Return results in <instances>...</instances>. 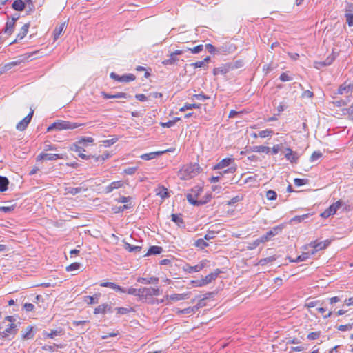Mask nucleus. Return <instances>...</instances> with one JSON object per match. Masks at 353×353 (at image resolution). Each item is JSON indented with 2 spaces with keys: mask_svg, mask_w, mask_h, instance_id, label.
Segmentation results:
<instances>
[{
  "mask_svg": "<svg viewBox=\"0 0 353 353\" xmlns=\"http://www.w3.org/2000/svg\"><path fill=\"white\" fill-rule=\"evenodd\" d=\"M135 79V76L132 74H124L121 76L120 82H130Z\"/></svg>",
  "mask_w": 353,
  "mask_h": 353,
  "instance_id": "nucleus-44",
  "label": "nucleus"
},
{
  "mask_svg": "<svg viewBox=\"0 0 353 353\" xmlns=\"http://www.w3.org/2000/svg\"><path fill=\"white\" fill-rule=\"evenodd\" d=\"M350 84L346 85L343 83L338 89V94H343V93H348L350 90Z\"/></svg>",
  "mask_w": 353,
  "mask_h": 353,
  "instance_id": "nucleus-40",
  "label": "nucleus"
},
{
  "mask_svg": "<svg viewBox=\"0 0 353 353\" xmlns=\"http://www.w3.org/2000/svg\"><path fill=\"white\" fill-rule=\"evenodd\" d=\"M34 337V334H32V327L28 326L27 327V330L24 334L22 335V338L23 339H30Z\"/></svg>",
  "mask_w": 353,
  "mask_h": 353,
  "instance_id": "nucleus-42",
  "label": "nucleus"
},
{
  "mask_svg": "<svg viewBox=\"0 0 353 353\" xmlns=\"http://www.w3.org/2000/svg\"><path fill=\"white\" fill-rule=\"evenodd\" d=\"M195 246L204 249L205 248L208 246V243L205 241V239H199L196 241L194 243Z\"/></svg>",
  "mask_w": 353,
  "mask_h": 353,
  "instance_id": "nucleus-43",
  "label": "nucleus"
},
{
  "mask_svg": "<svg viewBox=\"0 0 353 353\" xmlns=\"http://www.w3.org/2000/svg\"><path fill=\"white\" fill-rule=\"evenodd\" d=\"M159 279L158 277L152 276L150 278L139 277L137 281L143 284H157Z\"/></svg>",
  "mask_w": 353,
  "mask_h": 353,
  "instance_id": "nucleus-16",
  "label": "nucleus"
},
{
  "mask_svg": "<svg viewBox=\"0 0 353 353\" xmlns=\"http://www.w3.org/2000/svg\"><path fill=\"white\" fill-rule=\"evenodd\" d=\"M307 181H308V179H307L296 178L294 180V185L296 186L303 185L306 184L307 183Z\"/></svg>",
  "mask_w": 353,
  "mask_h": 353,
  "instance_id": "nucleus-55",
  "label": "nucleus"
},
{
  "mask_svg": "<svg viewBox=\"0 0 353 353\" xmlns=\"http://www.w3.org/2000/svg\"><path fill=\"white\" fill-rule=\"evenodd\" d=\"M201 108V104H197V103H192V104L185 103L182 108H181L179 109V110L181 112H184L186 110H192L193 108Z\"/></svg>",
  "mask_w": 353,
  "mask_h": 353,
  "instance_id": "nucleus-36",
  "label": "nucleus"
},
{
  "mask_svg": "<svg viewBox=\"0 0 353 353\" xmlns=\"http://www.w3.org/2000/svg\"><path fill=\"white\" fill-rule=\"evenodd\" d=\"M232 161L233 159L231 158L223 159L214 166V170H223L226 167H228Z\"/></svg>",
  "mask_w": 353,
  "mask_h": 353,
  "instance_id": "nucleus-14",
  "label": "nucleus"
},
{
  "mask_svg": "<svg viewBox=\"0 0 353 353\" xmlns=\"http://www.w3.org/2000/svg\"><path fill=\"white\" fill-rule=\"evenodd\" d=\"M81 145H82V144H79V143H78V141H77V143H74V144L71 146L70 149H71V150L74 151V152H78L79 154L81 152H85V150L81 147Z\"/></svg>",
  "mask_w": 353,
  "mask_h": 353,
  "instance_id": "nucleus-48",
  "label": "nucleus"
},
{
  "mask_svg": "<svg viewBox=\"0 0 353 353\" xmlns=\"http://www.w3.org/2000/svg\"><path fill=\"white\" fill-rule=\"evenodd\" d=\"M310 256V253L303 252L302 254L298 256L296 259H290L291 262H301L307 260Z\"/></svg>",
  "mask_w": 353,
  "mask_h": 353,
  "instance_id": "nucleus-37",
  "label": "nucleus"
},
{
  "mask_svg": "<svg viewBox=\"0 0 353 353\" xmlns=\"http://www.w3.org/2000/svg\"><path fill=\"white\" fill-rule=\"evenodd\" d=\"M139 292L141 299H147L149 296H159L160 294V290L158 287L143 288H141Z\"/></svg>",
  "mask_w": 353,
  "mask_h": 353,
  "instance_id": "nucleus-5",
  "label": "nucleus"
},
{
  "mask_svg": "<svg viewBox=\"0 0 353 353\" xmlns=\"http://www.w3.org/2000/svg\"><path fill=\"white\" fill-rule=\"evenodd\" d=\"M117 141H118V138L114 137L111 139L103 140V141H102V143L105 146H110V145H113L114 143H116Z\"/></svg>",
  "mask_w": 353,
  "mask_h": 353,
  "instance_id": "nucleus-59",
  "label": "nucleus"
},
{
  "mask_svg": "<svg viewBox=\"0 0 353 353\" xmlns=\"http://www.w3.org/2000/svg\"><path fill=\"white\" fill-rule=\"evenodd\" d=\"M235 171H236V168L233 167V166H231V167H229L227 169H225V168L223 169V170L220 171L219 173L220 176H222L225 174L234 173Z\"/></svg>",
  "mask_w": 353,
  "mask_h": 353,
  "instance_id": "nucleus-54",
  "label": "nucleus"
},
{
  "mask_svg": "<svg viewBox=\"0 0 353 353\" xmlns=\"http://www.w3.org/2000/svg\"><path fill=\"white\" fill-rule=\"evenodd\" d=\"M33 114L34 110H30V113L23 119H22L20 122H19L17 124L16 128L20 131L25 130L28 127V124L30 123V122L31 121Z\"/></svg>",
  "mask_w": 353,
  "mask_h": 353,
  "instance_id": "nucleus-9",
  "label": "nucleus"
},
{
  "mask_svg": "<svg viewBox=\"0 0 353 353\" xmlns=\"http://www.w3.org/2000/svg\"><path fill=\"white\" fill-rule=\"evenodd\" d=\"M345 17L348 26H353V14H345Z\"/></svg>",
  "mask_w": 353,
  "mask_h": 353,
  "instance_id": "nucleus-61",
  "label": "nucleus"
},
{
  "mask_svg": "<svg viewBox=\"0 0 353 353\" xmlns=\"http://www.w3.org/2000/svg\"><path fill=\"white\" fill-rule=\"evenodd\" d=\"M18 328L15 323H10L3 331L0 332V336L3 339L8 338L10 336H15L17 333Z\"/></svg>",
  "mask_w": 353,
  "mask_h": 353,
  "instance_id": "nucleus-6",
  "label": "nucleus"
},
{
  "mask_svg": "<svg viewBox=\"0 0 353 353\" xmlns=\"http://www.w3.org/2000/svg\"><path fill=\"white\" fill-rule=\"evenodd\" d=\"M106 312H112V307L108 303L102 304V305H100L98 307H97L94 310V314H105V313H106Z\"/></svg>",
  "mask_w": 353,
  "mask_h": 353,
  "instance_id": "nucleus-11",
  "label": "nucleus"
},
{
  "mask_svg": "<svg viewBox=\"0 0 353 353\" xmlns=\"http://www.w3.org/2000/svg\"><path fill=\"white\" fill-rule=\"evenodd\" d=\"M322 155L323 154L320 151H314L312 154L310 160L311 162H314L316 160H318L319 159H320L322 157Z\"/></svg>",
  "mask_w": 353,
  "mask_h": 353,
  "instance_id": "nucleus-50",
  "label": "nucleus"
},
{
  "mask_svg": "<svg viewBox=\"0 0 353 353\" xmlns=\"http://www.w3.org/2000/svg\"><path fill=\"white\" fill-rule=\"evenodd\" d=\"M29 27H30L29 23L24 24L22 26L20 32L17 34V39L14 41H13L12 42H11L10 44L11 45L12 43H16L18 40H21L22 39H23L28 32Z\"/></svg>",
  "mask_w": 353,
  "mask_h": 353,
  "instance_id": "nucleus-13",
  "label": "nucleus"
},
{
  "mask_svg": "<svg viewBox=\"0 0 353 353\" xmlns=\"http://www.w3.org/2000/svg\"><path fill=\"white\" fill-rule=\"evenodd\" d=\"M101 287H108L121 293L125 292V290L112 282H103L100 284Z\"/></svg>",
  "mask_w": 353,
  "mask_h": 353,
  "instance_id": "nucleus-15",
  "label": "nucleus"
},
{
  "mask_svg": "<svg viewBox=\"0 0 353 353\" xmlns=\"http://www.w3.org/2000/svg\"><path fill=\"white\" fill-rule=\"evenodd\" d=\"M210 99V97L209 96H207V95H205L202 93L201 94H194L192 97V100H199V101H204L207 99Z\"/></svg>",
  "mask_w": 353,
  "mask_h": 353,
  "instance_id": "nucleus-45",
  "label": "nucleus"
},
{
  "mask_svg": "<svg viewBox=\"0 0 353 353\" xmlns=\"http://www.w3.org/2000/svg\"><path fill=\"white\" fill-rule=\"evenodd\" d=\"M38 52L39 51H34L32 52L21 54L20 56H18L16 58L15 61L0 65V74H3L8 72L14 67L20 65L21 63H25L26 61L33 59L34 58H32V57Z\"/></svg>",
  "mask_w": 353,
  "mask_h": 353,
  "instance_id": "nucleus-2",
  "label": "nucleus"
},
{
  "mask_svg": "<svg viewBox=\"0 0 353 353\" xmlns=\"http://www.w3.org/2000/svg\"><path fill=\"white\" fill-rule=\"evenodd\" d=\"M26 4L22 0H14L12 8L17 11H22L24 10Z\"/></svg>",
  "mask_w": 353,
  "mask_h": 353,
  "instance_id": "nucleus-23",
  "label": "nucleus"
},
{
  "mask_svg": "<svg viewBox=\"0 0 353 353\" xmlns=\"http://www.w3.org/2000/svg\"><path fill=\"white\" fill-rule=\"evenodd\" d=\"M157 195L159 196L161 199H165L170 196L167 188L163 186L159 187L156 190Z\"/></svg>",
  "mask_w": 353,
  "mask_h": 353,
  "instance_id": "nucleus-24",
  "label": "nucleus"
},
{
  "mask_svg": "<svg viewBox=\"0 0 353 353\" xmlns=\"http://www.w3.org/2000/svg\"><path fill=\"white\" fill-rule=\"evenodd\" d=\"M331 243V240L327 239L324 241L318 242L317 241H312L308 245L304 247L305 250H307L308 247L312 248H316L318 251L326 248Z\"/></svg>",
  "mask_w": 353,
  "mask_h": 353,
  "instance_id": "nucleus-7",
  "label": "nucleus"
},
{
  "mask_svg": "<svg viewBox=\"0 0 353 353\" xmlns=\"http://www.w3.org/2000/svg\"><path fill=\"white\" fill-rule=\"evenodd\" d=\"M99 294H94V296H86L84 297V301L88 304H96L99 303Z\"/></svg>",
  "mask_w": 353,
  "mask_h": 353,
  "instance_id": "nucleus-26",
  "label": "nucleus"
},
{
  "mask_svg": "<svg viewBox=\"0 0 353 353\" xmlns=\"http://www.w3.org/2000/svg\"><path fill=\"white\" fill-rule=\"evenodd\" d=\"M125 249L130 252H139L141 250V247L138 245H132L128 243H125Z\"/></svg>",
  "mask_w": 353,
  "mask_h": 353,
  "instance_id": "nucleus-34",
  "label": "nucleus"
},
{
  "mask_svg": "<svg viewBox=\"0 0 353 353\" xmlns=\"http://www.w3.org/2000/svg\"><path fill=\"white\" fill-rule=\"evenodd\" d=\"M343 205V203L341 200L334 203L327 209H326L321 214V216L326 219L330 216L331 215H334Z\"/></svg>",
  "mask_w": 353,
  "mask_h": 353,
  "instance_id": "nucleus-4",
  "label": "nucleus"
},
{
  "mask_svg": "<svg viewBox=\"0 0 353 353\" xmlns=\"http://www.w3.org/2000/svg\"><path fill=\"white\" fill-rule=\"evenodd\" d=\"M210 60V57H207L202 61H199L195 63H191L190 65L194 67V68H205L208 64Z\"/></svg>",
  "mask_w": 353,
  "mask_h": 353,
  "instance_id": "nucleus-20",
  "label": "nucleus"
},
{
  "mask_svg": "<svg viewBox=\"0 0 353 353\" xmlns=\"http://www.w3.org/2000/svg\"><path fill=\"white\" fill-rule=\"evenodd\" d=\"M186 197H187V200L188 201L194 205V206H199V205H203L205 204L207 201H199L196 199V198L194 197V196H193V194H190V193H188L187 195H186Z\"/></svg>",
  "mask_w": 353,
  "mask_h": 353,
  "instance_id": "nucleus-18",
  "label": "nucleus"
},
{
  "mask_svg": "<svg viewBox=\"0 0 353 353\" xmlns=\"http://www.w3.org/2000/svg\"><path fill=\"white\" fill-rule=\"evenodd\" d=\"M63 159V155L60 154H48L41 152L39 155L37 156V160H48V161H54L57 159Z\"/></svg>",
  "mask_w": 353,
  "mask_h": 353,
  "instance_id": "nucleus-10",
  "label": "nucleus"
},
{
  "mask_svg": "<svg viewBox=\"0 0 353 353\" xmlns=\"http://www.w3.org/2000/svg\"><path fill=\"white\" fill-rule=\"evenodd\" d=\"M252 151L254 152L268 154L270 151V148L268 146L256 145L252 148Z\"/></svg>",
  "mask_w": 353,
  "mask_h": 353,
  "instance_id": "nucleus-28",
  "label": "nucleus"
},
{
  "mask_svg": "<svg viewBox=\"0 0 353 353\" xmlns=\"http://www.w3.org/2000/svg\"><path fill=\"white\" fill-rule=\"evenodd\" d=\"M345 14H353V4L347 3L345 8Z\"/></svg>",
  "mask_w": 353,
  "mask_h": 353,
  "instance_id": "nucleus-64",
  "label": "nucleus"
},
{
  "mask_svg": "<svg viewBox=\"0 0 353 353\" xmlns=\"http://www.w3.org/2000/svg\"><path fill=\"white\" fill-rule=\"evenodd\" d=\"M221 273V271L219 269H216L214 272L209 274L205 276L203 279V281L205 283V285L210 283L212 281L215 280L219 274Z\"/></svg>",
  "mask_w": 353,
  "mask_h": 353,
  "instance_id": "nucleus-17",
  "label": "nucleus"
},
{
  "mask_svg": "<svg viewBox=\"0 0 353 353\" xmlns=\"http://www.w3.org/2000/svg\"><path fill=\"white\" fill-rule=\"evenodd\" d=\"M273 133V131L272 130L266 129L264 130H261L259 133V136L261 138H265L268 136H271Z\"/></svg>",
  "mask_w": 353,
  "mask_h": 353,
  "instance_id": "nucleus-53",
  "label": "nucleus"
},
{
  "mask_svg": "<svg viewBox=\"0 0 353 353\" xmlns=\"http://www.w3.org/2000/svg\"><path fill=\"white\" fill-rule=\"evenodd\" d=\"M228 72V68H227L225 66L215 68L213 70V74L214 75H218L219 74H225Z\"/></svg>",
  "mask_w": 353,
  "mask_h": 353,
  "instance_id": "nucleus-41",
  "label": "nucleus"
},
{
  "mask_svg": "<svg viewBox=\"0 0 353 353\" xmlns=\"http://www.w3.org/2000/svg\"><path fill=\"white\" fill-rule=\"evenodd\" d=\"M336 57H337V54H336L334 52H332V53L330 56H328L326 58V59L325 60V65L327 66L330 65L333 63V61L335 60Z\"/></svg>",
  "mask_w": 353,
  "mask_h": 353,
  "instance_id": "nucleus-46",
  "label": "nucleus"
},
{
  "mask_svg": "<svg viewBox=\"0 0 353 353\" xmlns=\"http://www.w3.org/2000/svg\"><path fill=\"white\" fill-rule=\"evenodd\" d=\"M203 50V45H199L194 48H187V50L190 51L193 54H198Z\"/></svg>",
  "mask_w": 353,
  "mask_h": 353,
  "instance_id": "nucleus-49",
  "label": "nucleus"
},
{
  "mask_svg": "<svg viewBox=\"0 0 353 353\" xmlns=\"http://www.w3.org/2000/svg\"><path fill=\"white\" fill-rule=\"evenodd\" d=\"M353 327V324L341 325L338 327V330L342 332L350 330Z\"/></svg>",
  "mask_w": 353,
  "mask_h": 353,
  "instance_id": "nucleus-63",
  "label": "nucleus"
},
{
  "mask_svg": "<svg viewBox=\"0 0 353 353\" xmlns=\"http://www.w3.org/2000/svg\"><path fill=\"white\" fill-rule=\"evenodd\" d=\"M168 299H170L172 301H176L180 300H184L188 298V294H173L170 296H167Z\"/></svg>",
  "mask_w": 353,
  "mask_h": 353,
  "instance_id": "nucleus-32",
  "label": "nucleus"
},
{
  "mask_svg": "<svg viewBox=\"0 0 353 353\" xmlns=\"http://www.w3.org/2000/svg\"><path fill=\"white\" fill-rule=\"evenodd\" d=\"M9 181L7 177L0 176V192H3L8 190Z\"/></svg>",
  "mask_w": 353,
  "mask_h": 353,
  "instance_id": "nucleus-27",
  "label": "nucleus"
},
{
  "mask_svg": "<svg viewBox=\"0 0 353 353\" xmlns=\"http://www.w3.org/2000/svg\"><path fill=\"white\" fill-rule=\"evenodd\" d=\"M65 22H63L61 24H60L59 26H57L55 28V29L54 30V32H53V37H54V41L58 39L59 36L63 32V31L65 28Z\"/></svg>",
  "mask_w": 353,
  "mask_h": 353,
  "instance_id": "nucleus-22",
  "label": "nucleus"
},
{
  "mask_svg": "<svg viewBox=\"0 0 353 353\" xmlns=\"http://www.w3.org/2000/svg\"><path fill=\"white\" fill-rule=\"evenodd\" d=\"M123 185V182L121 181H117L112 182L109 185L105 188V192L107 193H110L113 191L114 189H117Z\"/></svg>",
  "mask_w": 353,
  "mask_h": 353,
  "instance_id": "nucleus-21",
  "label": "nucleus"
},
{
  "mask_svg": "<svg viewBox=\"0 0 353 353\" xmlns=\"http://www.w3.org/2000/svg\"><path fill=\"white\" fill-rule=\"evenodd\" d=\"M272 232H270L269 231L264 235L261 236V241L263 243L267 242L270 240L272 236Z\"/></svg>",
  "mask_w": 353,
  "mask_h": 353,
  "instance_id": "nucleus-60",
  "label": "nucleus"
},
{
  "mask_svg": "<svg viewBox=\"0 0 353 353\" xmlns=\"http://www.w3.org/2000/svg\"><path fill=\"white\" fill-rule=\"evenodd\" d=\"M83 124L79 123L59 120L57 122L53 123L52 125H50L47 128V131L50 132L54 129L57 130H73L79 126H81Z\"/></svg>",
  "mask_w": 353,
  "mask_h": 353,
  "instance_id": "nucleus-3",
  "label": "nucleus"
},
{
  "mask_svg": "<svg viewBox=\"0 0 353 353\" xmlns=\"http://www.w3.org/2000/svg\"><path fill=\"white\" fill-rule=\"evenodd\" d=\"M203 188L199 186H195L194 188L191 189V193L193 194L195 198H197L199 194L202 192Z\"/></svg>",
  "mask_w": 353,
  "mask_h": 353,
  "instance_id": "nucleus-51",
  "label": "nucleus"
},
{
  "mask_svg": "<svg viewBox=\"0 0 353 353\" xmlns=\"http://www.w3.org/2000/svg\"><path fill=\"white\" fill-rule=\"evenodd\" d=\"M85 189H83L82 187H77V188H72V187H68L65 188L66 194H70L72 195H76L82 191H85Z\"/></svg>",
  "mask_w": 353,
  "mask_h": 353,
  "instance_id": "nucleus-29",
  "label": "nucleus"
},
{
  "mask_svg": "<svg viewBox=\"0 0 353 353\" xmlns=\"http://www.w3.org/2000/svg\"><path fill=\"white\" fill-rule=\"evenodd\" d=\"M119 314H126L128 313L134 312L133 307H117L115 309Z\"/></svg>",
  "mask_w": 353,
  "mask_h": 353,
  "instance_id": "nucleus-38",
  "label": "nucleus"
},
{
  "mask_svg": "<svg viewBox=\"0 0 353 353\" xmlns=\"http://www.w3.org/2000/svg\"><path fill=\"white\" fill-rule=\"evenodd\" d=\"M207 263L208 261L206 260H203L199 263L194 266H192L189 264H186L184 266L183 269L185 272H188V273L198 272L205 268Z\"/></svg>",
  "mask_w": 353,
  "mask_h": 353,
  "instance_id": "nucleus-8",
  "label": "nucleus"
},
{
  "mask_svg": "<svg viewBox=\"0 0 353 353\" xmlns=\"http://www.w3.org/2000/svg\"><path fill=\"white\" fill-rule=\"evenodd\" d=\"M287 153L285 154L286 159L291 163H296L299 156L296 152H293L290 148H285Z\"/></svg>",
  "mask_w": 353,
  "mask_h": 353,
  "instance_id": "nucleus-12",
  "label": "nucleus"
},
{
  "mask_svg": "<svg viewBox=\"0 0 353 353\" xmlns=\"http://www.w3.org/2000/svg\"><path fill=\"white\" fill-rule=\"evenodd\" d=\"M139 291H141V288L139 289H136V288H134L132 287L128 288V290H125V293H128L129 294H132V295H134V296H137L140 298V292Z\"/></svg>",
  "mask_w": 353,
  "mask_h": 353,
  "instance_id": "nucleus-47",
  "label": "nucleus"
},
{
  "mask_svg": "<svg viewBox=\"0 0 353 353\" xmlns=\"http://www.w3.org/2000/svg\"><path fill=\"white\" fill-rule=\"evenodd\" d=\"M179 61V59L177 56H175L173 52L170 54V58L168 59H165L162 61L163 65H174Z\"/></svg>",
  "mask_w": 353,
  "mask_h": 353,
  "instance_id": "nucleus-19",
  "label": "nucleus"
},
{
  "mask_svg": "<svg viewBox=\"0 0 353 353\" xmlns=\"http://www.w3.org/2000/svg\"><path fill=\"white\" fill-rule=\"evenodd\" d=\"M80 266H81L80 263H77V262L73 263L66 268V270L68 272L77 270L80 268Z\"/></svg>",
  "mask_w": 353,
  "mask_h": 353,
  "instance_id": "nucleus-57",
  "label": "nucleus"
},
{
  "mask_svg": "<svg viewBox=\"0 0 353 353\" xmlns=\"http://www.w3.org/2000/svg\"><path fill=\"white\" fill-rule=\"evenodd\" d=\"M320 336H321V332H314L310 333L307 335V338L308 340H316V339H319Z\"/></svg>",
  "mask_w": 353,
  "mask_h": 353,
  "instance_id": "nucleus-58",
  "label": "nucleus"
},
{
  "mask_svg": "<svg viewBox=\"0 0 353 353\" xmlns=\"http://www.w3.org/2000/svg\"><path fill=\"white\" fill-rule=\"evenodd\" d=\"M200 172V166L198 163L184 165L178 172V176L181 180H188L194 178Z\"/></svg>",
  "mask_w": 353,
  "mask_h": 353,
  "instance_id": "nucleus-1",
  "label": "nucleus"
},
{
  "mask_svg": "<svg viewBox=\"0 0 353 353\" xmlns=\"http://www.w3.org/2000/svg\"><path fill=\"white\" fill-rule=\"evenodd\" d=\"M277 194L275 191L270 190L266 192V197L268 200L272 201L276 199Z\"/></svg>",
  "mask_w": 353,
  "mask_h": 353,
  "instance_id": "nucleus-52",
  "label": "nucleus"
},
{
  "mask_svg": "<svg viewBox=\"0 0 353 353\" xmlns=\"http://www.w3.org/2000/svg\"><path fill=\"white\" fill-rule=\"evenodd\" d=\"M14 25L15 23L13 21H8L3 29L4 33L10 35L14 31Z\"/></svg>",
  "mask_w": 353,
  "mask_h": 353,
  "instance_id": "nucleus-25",
  "label": "nucleus"
},
{
  "mask_svg": "<svg viewBox=\"0 0 353 353\" xmlns=\"http://www.w3.org/2000/svg\"><path fill=\"white\" fill-rule=\"evenodd\" d=\"M172 221L174 222L178 226H183L184 222L182 219V215L181 214H172L171 215Z\"/></svg>",
  "mask_w": 353,
  "mask_h": 353,
  "instance_id": "nucleus-30",
  "label": "nucleus"
},
{
  "mask_svg": "<svg viewBox=\"0 0 353 353\" xmlns=\"http://www.w3.org/2000/svg\"><path fill=\"white\" fill-rule=\"evenodd\" d=\"M110 157V154L109 153H104L102 155H99V156H92V158L94 159V161L95 162H97V161H101V162H103L104 161H105L106 159H108V158Z\"/></svg>",
  "mask_w": 353,
  "mask_h": 353,
  "instance_id": "nucleus-39",
  "label": "nucleus"
},
{
  "mask_svg": "<svg viewBox=\"0 0 353 353\" xmlns=\"http://www.w3.org/2000/svg\"><path fill=\"white\" fill-rule=\"evenodd\" d=\"M131 208H132L131 204H125V205H121V206H114L112 208V210L114 213H119L125 210L130 209Z\"/></svg>",
  "mask_w": 353,
  "mask_h": 353,
  "instance_id": "nucleus-35",
  "label": "nucleus"
},
{
  "mask_svg": "<svg viewBox=\"0 0 353 353\" xmlns=\"http://www.w3.org/2000/svg\"><path fill=\"white\" fill-rule=\"evenodd\" d=\"M163 251V248L160 246H157V245H153V246H151L146 255H152V254H159L162 252Z\"/></svg>",
  "mask_w": 353,
  "mask_h": 353,
  "instance_id": "nucleus-31",
  "label": "nucleus"
},
{
  "mask_svg": "<svg viewBox=\"0 0 353 353\" xmlns=\"http://www.w3.org/2000/svg\"><path fill=\"white\" fill-rule=\"evenodd\" d=\"M15 208V205H12L10 206H0V212H3L5 213H9L13 211Z\"/></svg>",
  "mask_w": 353,
  "mask_h": 353,
  "instance_id": "nucleus-56",
  "label": "nucleus"
},
{
  "mask_svg": "<svg viewBox=\"0 0 353 353\" xmlns=\"http://www.w3.org/2000/svg\"><path fill=\"white\" fill-rule=\"evenodd\" d=\"M163 153H164V152H163V151L156 152H150V153L143 154L141 156V158L143 160H147V161L148 160H151V159H154L156 157H157L159 155H161V154H162Z\"/></svg>",
  "mask_w": 353,
  "mask_h": 353,
  "instance_id": "nucleus-33",
  "label": "nucleus"
},
{
  "mask_svg": "<svg viewBox=\"0 0 353 353\" xmlns=\"http://www.w3.org/2000/svg\"><path fill=\"white\" fill-rule=\"evenodd\" d=\"M217 232L213 231V230H209L208 233L204 236V239L209 241L210 239H212L215 237V234Z\"/></svg>",
  "mask_w": 353,
  "mask_h": 353,
  "instance_id": "nucleus-62",
  "label": "nucleus"
}]
</instances>
